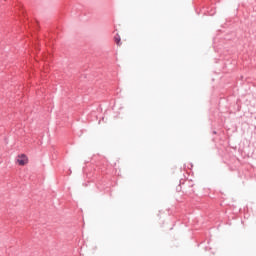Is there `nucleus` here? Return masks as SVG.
<instances>
[{
    "instance_id": "obj_1",
    "label": "nucleus",
    "mask_w": 256,
    "mask_h": 256,
    "mask_svg": "<svg viewBox=\"0 0 256 256\" xmlns=\"http://www.w3.org/2000/svg\"><path fill=\"white\" fill-rule=\"evenodd\" d=\"M182 185H183V193H185V195H193V193H195V191L193 190V185H195L193 181L183 180Z\"/></svg>"
},
{
    "instance_id": "obj_2",
    "label": "nucleus",
    "mask_w": 256,
    "mask_h": 256,
    "mask_svg": "<svg viewBox=\"0 0 256 256\" xmlns=\"http://www.w3.org/2000/svg\"><path fill=\"white\" fill-rule=\"evenodd\" d=\"M28 161H29V159L27 158V155L22 154V155L18 156L17 163L19 165H21V166L27 165Z\"/></svg>"
},
{
    "instance_id": "obj_3",
    "label": "nucleus",
    "mask_w": 256,
    "mask_h": 256,
    "mask_svg": "<svg viewBox=\"0 0 256 256\" xmlns=\"http://www.w3.org/2000/svg\"><path fill=\"white\" fill-rule=\"evenodd\" d=\"M114 41L117 45H121V36H119V34H116V36L114 37Z\"/></svg>"
},
{
    "instance_id": "obj_4",
    "label": "nucleus",
    "mask_w": 256,
    "mask_h": 256,
    "mask_svg": "<svg viewBox=\"0 0 256 256\" xmlns=\"http://www.w3.org/2000/svg\"><path fill=\"white\" fill-rule=\"evenodd\" d=\"M176 191L177 193H181V191L183 192V182H181V180L180 184L176 187Z\"/></svg>"
},
{
    "instance_id": "obj_5",
    "label": "nucleus",
    "mask_w": 256,
    "mask_h": 256,
    "mask_svg": "<svg viewBox=\"0 0 256 256\" xmlns=\"http://www.w3.org/2000/svg\"><path fill=\"white\" fill-rule=\"evenodd\" d=\"M213 133H214V135H215L217 132H216V131H214Z\"/></svg>"
}]
</instances>
